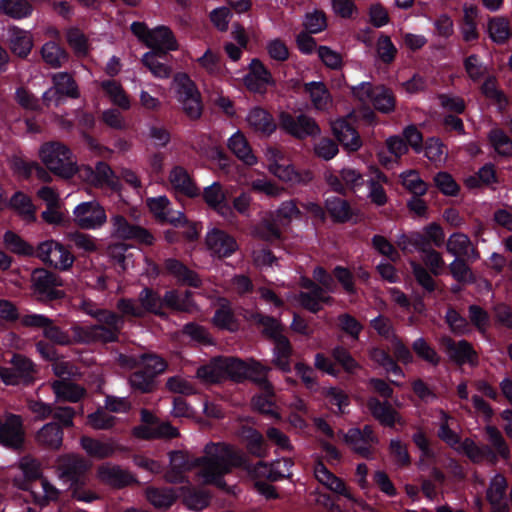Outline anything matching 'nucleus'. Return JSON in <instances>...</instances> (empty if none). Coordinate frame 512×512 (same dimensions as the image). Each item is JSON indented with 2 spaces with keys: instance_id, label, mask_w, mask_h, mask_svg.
Instances as JSON below:
<instances>
[{
  "instance_id": "30",
  "label": "nucleus",
  "mask_w": 512,
  "mask_h": 512,
  "mask_svg": "<svg viewBox=\"0 0 512 512\" xmlns=\"http://www.w3.org/2000/svg\"><path fill=\"white\" fill-rule=\"evenodd\" d=\"M145 497L154 508L167 510L176 502L178 495L173 488L150 486L145 489Z\"/></svg>"
},
{
  "instance_id": "62",
  "label": "nucleus",
  "mask_w": 512,
  "mask_h": 512,
  "mask_svg": "<svg viewBox=\"0 0 512 512\" xmlns=\"http://www.w3.org/2000/svg\"><path fill=\"white\" fill-rule=\"evenodd\" d=\"M412 349L415 354L423 361L429 363L432 366L439 365L441 361L440 355L424 338L415 340L412 344Z\"/></svg>"
},
{
  "instance_id": "2",
  "label": "nucleus",
  "mask_w": 512,
  "mask_h": 512,
  "mask_svg": "<svg viewBox=\"0 0 512 512\" xmlns=\"http://www.w3.org/2000/svg\"><path fill=\"white\" fill-rule=\"evenodd\" d=\"M445 241L443 228L436 222L426 225L421 232L413 231L401 234L396 241L403 252H412L413 249L423 254L422 261L434 276H439L445 265L442 254L432 246L441 247Z\"/></svg>"
},
{
  "instance_id": "64",
  "label": "nucleus",
  "mask_w": 512,
  "mask_h": 512,
  "mask_svg": "<svg viewBox=\"0 0 512 512\" xmlns=\"http://www.w3.org/2000/svg\"><path fill=\"white\" fill-rule=\"evenodd\" d=\"M489 140L495 150L503 156L512 155V140L501 129H493L489 133Z\"/></svg>"
},
{
  "instance_id": "46",
  "label": "nucleus",
  "mask_w": 512,
  "mask_h": 512,
  "mask_svg": "<svg viewBox=\"0 0 512 512\" xmlns=\"http://www.w3.org/2000/svg\"><path fill=\"white\" fill-rule=\"evenodd\" d=\"M32 5L27 0H1L0 13L13 19H22L31 15Z\"/></svg>"
},
{
  "instance_id": "57",
  "label": "nucleus",
  "mask_w": 512,
  "mask_h": 512,
  "mask_svg": "<svg viewBox=\"0 0 512 512\" xmlns=\"http://www.w3.org/2000/svg\"><path fill=\"white\" fill-rule=\"evenodd\" d=\"M410 266L416 282L424 289L425 292L433 293L437 289V283L430 270L416 261H410Z\"/></svg>"
},
{
  "instance_id": "60",
  "label": "nucleus",
  "mask_w": 512,
  "mask_h": 512,
  "mask_svg": "<svg viewBox=\"0 0 512 512\" xmlns=\"http://www.w3.org/2000/svg\"><path fill=\"white\" fill-rule=\"evenodd\" d=\"M375 93L372 103L376 110L382 113H390L394 111L395 97L390 89L384 86H376Z\"/></svg>"
},
{
  "instance_id": "1",
  "label": "nucleus",
  "mask_w": 512,
  "mask_h": 512,
  "mask_svg": "<svg viewBox=\"0 0 512 512\" xmlns=\"http://www.w3.org/2000/svg\"><path fill=\"white\" fill-rule=\"evenodd\" d=\"M198 462L200 469L197 475L203 484L215 485L228 492L224 476L245 464V453L227 442H209L204 446Z\"/></svg>"
},
{
  "instance_id": "55",
  "label": "nucleus",
  "mask_w": 512,
  "mask_h": 512,
  "mask_svg": "<svg viewBox=\"0 0 512 512\" xmlns=\"http://www.w3.org/2000/svg\"><path fill=\"white\" fill-rule=\"evenodd\" d=\"M507 486V480L501 474H496L491 479L486 492V498L493 507L501 505Z\"/></svg>"
},
{
  "instance_id": "37",
  "label": "nucleus",
  "mask_w": 512,
  "mask_h": 512,
  "mask_svg": "<svg viewBox=\"0 0 512 512\" xmlns=\"http://www.w3.org/2000/svg\"><path fill=\"white\" fill-rule=\"evenodd\" d=\"M203 198L211 209L221 215H226L230 211V207L226 202V195L219 182H214L209 187H206L203 191Z\"/></svg>"
},
{
  "instance_id": "24",
  "label": "nucleus",
  "mask_w": 512,
  "mask_h": 512,
  "mask_svg": "<svg viewBox=\"0 0 512 512\" xmlns=\"http://www.w3.org/2000/svg\"><path fill=\"white\" fill-rule=\"evenodd\" d=\"M163 307L176 312L192 313L196 305L192 299L191 291L172 289L165 292L163 296Z\"/></svg>"
},
{
  "instance_id": "20",
  "label": "nucleus",
  "mask_w": 512,
  "mask_h": 512,
  "mask_svg": "<svg viewBox=\"0 0 512 512\" xmlns=\"http://www.w3.org/2000/svg\"><path fill=\"white\" fill-rule=\"evenodd\" d=\"M332 130L346 150L355 152L362 146L359 133L346 119H338L333 122Z\"/></svg>"
},
{
  "instance_id": "12",
  "label": "nucleus",
  "mask_w": 512,
  "mask_h": 512,
  "mask_svg": "<svg viewBox=\"0 0 512 512\" xmlns=\"http://www.w3.org/2000/svg\"><path fill=\"white\" fill-rule=\"evenodd\" d=\"M170 467L166 471L165 481L172 484L184 482V473L199 467L198 457L190 455L186 451L176 450L169 452Z\"/></svg>"
},
{
  "instance_id": "18",
  "label": "nucleus",
  "mask_w": 512,
  "mask_h": 512,
  "mask_svg": "<svg viewBox=\"0 0 512 512\" xmlns=\"http://www.w3.org/2000/svg\"><path fill=\"white\" fill-rule=\"evenodd\" d=\"M366 406L373 418L383 426L393 427L395 423H404L400 414L387 400L380 401L376 397H369Z\"/></svg>"
},
{
  "instance_id": "7",
  "label": "nucleus",
  "mask_w": 512,
  "mask_h": 512,
  "mask_svg": "<svg viewBox=\"0 0 512 512\" xmlns=\"http://www.w3.org/2000/svg\"><path fill=\"white\" fill-rule=\"evenodd\" d=\"M90 463L77 454H64L57 459V473L60 479L71 485L87 484Z\"/></svg>"
},
{
  "instance_id": "31",
  "label": "nucleus",
  "mask_w": 512,
  "mask_h": 512,
  "mask_svg": "<svg viewBox=\"0 0 512 512\" xmlns=\"http://www.w3.org/2000/svg\"><path fill=\"white\" fill-rule=\"evenodd\" d=\"M52 82L56 93H58L56 106L61 103L64 96L72 99L80 97L78 85L71 74L67 72L56 73L52 77Z\"/></svg>"
},
{
  "instance_id": "32",
  "label": "nucleus",
  "mask_w": 512,
  "mask_h": 512,
  "mask_svg": "<svg viewBox=\"0 0 512 512\" xmlns=\"http://www.w3.org/2000/svg\"><path fill=\"white\" fill-rule=\"evenodd\" d=\"M314 474L316 479L331 491L343 495L348 499L351 498V494L349 493L343 480L330 472L323 464V462L318 461L316 463L314 467Z\"/></svg>"
},
{
  "instance_id": "42",
  "label": "nucleus",
  "mask_w": 512,
  "mask_h": 512,
  "mask_svg": "<svg viewBox=\"0 0 512 512\" xmlns=\"http://www.w3.org/2000/svg\"><path fill=\"white\" fill-rule=\"evenodd\" d=\"M484 430L488 442L487 445L496 452L497 458L501 457L504 460H508L510 458V448L501 431L493 425H487Z\"/></svg>"
},
{
  "instance_id": "6",
  "label": "nucleus",
  "mask_w": 512,
  "mask_h": 512,
  "mask_svg": "<svg viewBox=\"0 0 512 512\" xmlns=\"http://www.w3.org/2000/svg\"><path fill=\"white\" fill-rule=\"evenodd\" d=\"M34 256L45 265L61 271L69 270L75 261V257L70 250L53 239L39 243Z\"/></svg>"
},
{
  "instance_id": "40",
  "label": "nucleus",
  "mask_w": 512,
  "mask_h": 512,
  "mask_svg": "<svg viewBox=\"0 0 512 512\" xmlns=\"http://www.w3.org/2000/svg\"><path fill=\"white\" fill-rule=\"evenodd\" d=\"M304 89L310 95L311 102L315 109L324 111L331 104V96L323 82L306 83Z\"/></svg>"
},
{
  "instance_id": "3",
  "label": "nucleus",
  "mask_w": 512,
  "mask_h": 512,
  "mask_svg": "<svg viewBox=\"0 0 512 512\" xmlns=\"http://www.w3.org/2000/svg\"><path fill=\"white\" fill-rule=\"evenodd\" d=\"M41 162L54 175L70 179L78 172L77 160L71 149L62 142L43 143L38 152Z\"/></svg>"
},
{
  "instance_id": "13",
  "label": "nucleus",
  "mask_w": 512,
  "mask_h": 512,
  "mask_svg": "<svg viewBox=\"0 0 512 512\" xmlns=\"http://www.w3.org/2000/svg\"><path fill=\"white\" fill-rule=\"evenodd\" d=\"M74 221L81 229L101 227L107 220L104 208L96 201L85 202L74 210Z\"/></svg>"
},
{
  "instance_id": "27",
  "label": "nucleus",
  "mask_w": 512,
  "mask_h": 512,
  "mask_svg": "<svg viewBox=\"0 0 512 512\" xmlns=\"http://www.w3.org/2000/svg\"><path fill=\"white\" fill-rule=\"evenodd\" d=\"M36 442L50 450H58L63 443V429L56 422L43 425L35 435Z\"/></svg>"
},
{
  "instance_id": "11",
  "label": "nucleus",
  "mask_w": 512,
  "mask_h": 512,
  "mask_svg": "<svg viewBox=\"0 0 512 512\" xmlns=\"http://www.w3.org/2000/svg\"><path fill=\"white\" fill-rule=\"evenodd\" d=\"M284 463L287 466L286 471L278 470L280 460L271 464L263 461H259L256 464H251L245 455V464L240 468L245 470L251 478L257 481H261L260 479H267L271 482H275L291 474L290 469L293 465L292 461L290 459H284Z\"/></svg>"
},
{
  "instance_id": "44",
  "label": "nucleus",
  "mask_w": 512,
  "mask_h": 512,
  "mask_svg": "<svg viewBox=\"0 0 512 512\" xmlns=\"http://www.w3.org/2000/svg\"><path fill=\"white\" fill-rule=\"evenodd\" d=\"M5 247L12 253L31 257L35 255L36 249L13 231H6L3 236Z\"/></svg>"
},
{
  "instance_id": "25",
  "label": "nucleus",
  "mask_w": 512,
  "mask_h": 512,
  "mask_svg": "<svg viewBox=\"0 0 512 512\" xmlns=\"http://www.w3.org/2000/svg\"><path fill=\"white\" fill-rule=\"evenodd\" d=\"M249 127L256 133L264 136L271 135L276 130L273 116L261 107H254L247 116Z\"/></svg>"
},
{
  "instance_id": "22",
  "label": "nucleus",
  "mask_w": 512,
  "mask_h": 512,
  "mask_svg": "<svg viewBox=\"0 0 512 512\" xmlns=\"http://www.w3.org/2000/svg\"><path fill=\"white\" fill-rule=\"evenodd\" d=\"M146 45L152 49L151 52L164 54L178 49V43L172 31L165 26H160L151 30L148 35Z\"/></svg>"
},
{
  "instance_id": "28",
  "label": "nucleus",
  "mask_w": 512,
  "mask_h": 512,
  "mask_svg": "<svg viewBox=\"0 0 512 512\" xmlns=\"http://www.w3.org/2000/svg\"><path fill=\"white\" fill-rule=\"evenodd\" d=\"M51 387L56 398L62 401L76 403L86 395V389L83 386L69 379L55 380Z\"/></svg>"
},
{
  "instance_id": "8",
  "label": "nucleus",
  "mask_w": 512,
  "mask_h": 512,
  "mask_svg": "<svg viewBox=\"0 0 512 512\" xmlns=\"http://www.w3.org/2000/svg\"><path fill=\"white\" fill-rule=\"evenodd\" d=\"M279 126L287 134L299 140L317 137L321 134V129L315 119L306 114L293 116L288 112H281Z\"/></svg>"
},
{
  "instance_id": "26",
  "label": "nucleus",
  "mask_w": 512,
  "mask_h": 512,
  "mask_svg": "<svg viewBox=\"0 0 512 512\" xmlns=\"http://www.w3.org/2000/svg\"><path fill=\"white\" fill-rule=\"evenodd\" d=\"M461 451L475 464L486 461L491 465L497 463L496 452L488 445H477L472 439L466 438L461 443Z\"/></svg>"
},
{
  "instance_id": "39",
  "label": "nucleus",
  "mask_w": 512,
  "mask_h": 512,
  "mask_svg": "<svg viewBox=\"0 0 512 512\" xmlns=\"http://www.w3.org/2000/svg\"><path fill=\"white\" fill-rule=\"evenodd\" d=\"M274 342V359L273 363L283 372H289L291 370L290 357L293 352L292 345L289 339L284 335Z\"/></svg>"
},
{
  "instance_id": "14",
  "label": "nucleus",
  "mask_w": 512,
  "mask_h": 512,
  "mask_svg": "<svg viewBox=\"0 0 512 512\" xmlns=\"http://www.w3.org/2000/svg\"><path fill=\"white\" fill-rule=\"evenodd\" d=\"M440 344L447 353L449 359L458 365L469 363L472 366L478 364V356L472 345L466 341L461 340L455 342L451 337L444 336L440 340Z\"/></svg>"
},
{
  "instance_id": "5",
  "label": "nucleus",
  "mask_w": 512,
  "mask_h": 512,
  "mask_svg": "<svg viewBox=\"0 0 512 512\" xmlns=\"http://www.w3.org/2000/svg\"><path fill=\"white\" fill-rule=\"evenodd\" d=\"M32 288L40 302H50L65 297L63 290L57 289L64 285L63 279L53 271L36 268L31 275Z\"/></svg>"
},
{
  "instance_id": "47",
  "label": "nucleus",
  "mask_w": 512,
  "mask_h": 512,
  "mask_svg": "<svg viewBox=\"0 0 512 512\" xmlns=\"http://www.w3.org/2000/svg\"><path fill=\"white\" fill-rule=\"evenodd\" d=\"M490 38L497 44H504L512 35L510 21L505 17H494L489 20Z\"/></svg>"
},
{
  "instance_id": "36",
  "label": "nucleus",
  "mask_w": 512,
  "mask_h": 512,
  "mask_svg": "<svg viewBox=\"0 0 512 512\" xmlns=\"http://www.w3.org/2000/svg\"><path fill=\"white\" fill-rule=\"evenodd\" d=\"M169 180L177 191L188 197L192 198L200 194L199 188L193 183L187 171L180 166L170 172Z\"/></svg>"
},
{
  "instance_id": "45",
  "label": "nucleus",
  "mask_w": 512,
  "mask_h": 512,
  "mask_svg": "<svg viewBox=\"0 0 512 512\" xmlns=\"http://www.w3.org/2000/svg\"><path fill=\"white\" fill-rule=\"evenodd\" d=\"M41 55L44 62L52 68H59L68 60L67 52L54 41L42 46Z\"/></svg>"
},
{
  "instance_id": "9",
  "label": "nucleus",
  "mask_w": 512,
  "mask_h": 512,
  "mask_svg": "<svg viewBox=\"0 0 512 512\" xmlns=\"http://www.w3.org/2000/svg\"><path fill=\"white\" fill-rule=\"evenodd\" d=\"M25 427L20 415L6 413L0 420V444L11 450H22L25 443Z\"/></svg>"
},
{
  "instance_id": "63",
  "label": "nucleus",
  "mask_w": 512,
  "mask_h": 512,
  "mask_svg": "<svg viewBox=\"0 0 512 512\" xmlns=\"http://www.w3.org/2000/svg\"><path fill=\"white\" fill-rule=\"evenodd\" d=\"M369 357L371 360L376 362L378 365L385 368L386 371H391L395 375L400 377L404 376V373L401 367L397 364V362L383 349L380 348H372L369 351Z\"/></svg>"
},
{
  "instance_id": "56",
  "label": "nucleus",
  "mask_w": 512,
  "mask_h": 512,
  "mask_svg": "<svg viewBox=\"0 0 512 512\" xmlns=\"http://www.w3.org/2000/svg\"><path fill=\"white\" fill-rule=\"evenodd\" d=\"M140 363L143 365L142 371L156 378L162 374L168 367L167 362L160 356L152 353H144L139 356Z\"/></svg>"
},
{
  "instance_id": "38",
  "label": "nucleus",
  "mask_w": 512,
  "mask_h": 512,
  "mask_svg": "<svg viewBox=\"0 0 512 512\" xmlns=\"http://www.w3.org/2000/svg\"><path fill=\"white\" fill-rule=\"evenodd\" d=\"M167 54L158 52H147L141 61L143 65L157 78L167 79L172 74V67L163 62Z\"/></svg>"
},
{
  "instance_id": "52",
  "label": "nucleus",
  "mask_w": 512,
  "mask_h": 512,
  "mask_svg": "<svg viewBox=\"0 0 512 512\" xmlns=\"http://www.w3.org/2000/svg\"><path fill=\"white\" fill-rule=\"evenodd\" d=\"M129 384L134 391L142 394L152 393L157 389V380L146 374L141 369L134 371L128 378Z\"/></svg>"
},
{
  "instance_id": "34",
  "label": "nucleus",
  "mask_w": 512,
  "mask_h": 512,
  "mask_svg": "<svg viewBox=\"0 0 512 512\" xmlns=\"http://www.w3.org/2000/svg\"><path fill=\"white\" fill-rule=\"evenodd\" d=\"M138 301L140 303L141 309L143 310L144 315L146 316L148 313L166 317L167 314L162 310L163 309V297L152 288L145 287L138 295Z\"/></svg>"
},
{
  "instance_id": "15",
  "label": "nucleus",
  "mask_w": 512,
  "mask_h": 512,
  "mask_svg": "<svg viewBox=\"0 0 512 512\" xmlns=\"http://www.w3.org/2000/svg\"><path fill=\"white\" fill-rule=\"evenodd\" d=\"M97 477L102 483L116 489L139 484L128 470L110 463L102 464L97 468Z\"/></svg>"
},
{
  "instance_id": "19",
  "label": "nucleus",
  "mask_w": 512,
  "mask_h": 512,
  "mask_svg": "<svg viewBox=\"0 0 512 512\" xmlns=\"http://www.w3.org/2000/svg\"><path fill=\"white\" fill-rule=\"evenodd\" d=\"M83 171L85 176L91 178V182L96 187L107 186L113 191H120L122 188L119 177L105 162H98L95 170L91 167H84Z\"/></svg>"
},
{
  "instance_id": "53",
  "label": "nucleus",
  "mask_w": 512,
  "mask_h": 512,
  "mask_svg": "<svg viewBox=\"0 0 512 512\" xmlns=\"http://www.w3.org/2000/svg\"><path fill=\"white\" fill-rule=\"evenodd\" d=\"M224 378L240 382L248 376V366L240 359L233 357H222Z\"/></svg>"
},
{
  "instance_id": "58",
  "label": "nucleus",
  "mask_w": 512,
  "mask_h": 512,
  "mask_svg": "<svg viewBox=\"0 0 512 512\" xmlns=\"http://www.w3.org/2000/svg\"><path fill=\"white\" fill-rule=\"evenodd\" d=\"M245 437L247 440L246 448L250 454L259 458L267 456V445L263 435L259 431L253 428H248L245 430Z\"/></svg>"
},
{
  "instance_id": "29",
  "label": "nucleus",
  "mask_w": 512,
  "mask_h": 512,
  "mask_svg": "<svg viewBox=\"0 0 512 512\" xmlns=\"http://www.w3.org/2000/svg\"><path fill=\"white\" fill-rule=\"evenodd\" d=\"M164 266L167 272L175 277L179 283L195 288L201 286L202 281L199 275L193 270H190L179 260L169 258L165 261Z\"/></svg>"
},
{
  "instance_id": "50",
  "label": "nucleus",
  "mask_w": 512,
  "mask_h": 512,
  "mask_svg": "<svg viewBox=\"0 0 512 512\" xmlns=\"http://www.w3.org/2000/svg\"><path fill=\"white\" fill-rule=\"evenodd\" d=\"M196 375L199 379L209 383H218L224 380L222 357L214 358L209 364L199 367Z\"/></svg>"
},
{
  "instance_id": "17",
  "label": "nucleus",
  "mask_w": 512,
  "mask_h": 512,
  "mask_svg": "<svg viewBox=\"0 0 512 512\" xmlns=\"http://www.w3.org/2000/svg\"><path fill=\"white\" fill-rule=\"evenodd\" d=\"M7 45L13 55L25 59L32 51L34 38L31 32L12 26L8 28Z\"/></svg>"
},
{
  "instance_id": "54",
  "label": "nucleus",
  "mask_w": 512,
  "mask_h": 512,
  "mask_svg": "<svg viewBox=\"0 0 512 512\" xmlns=\"http://www.w3.org/2000/svg\"><path fill=\"white\" fill-rule=\"evenodd\" d=\"M253 319L263 327L262 333L266 338L274 341L284 336V327L276 318L257 313L253 315Z\"/></svg>"
},
{
  "instance_id": "48",
  "label": "nucleus",
  "mask_w": 512,
  "mask_h": 512,
  "mask_svg": "<svg viewBox=\"0 0 512 512\" xmlns=\"http://www.w3.org/2000/svg\"><path fill=\"white\" fill-rule=\"evenodd\" d=\"M173 82L176 85V96L179 103H182L191 97L201 94L196 84L186 73L175 74Z\"/></svg>"
},
{
  "instance_id": "16",
  "label": "nucleus",
  "mask_w": 512,
  "mask_h": 512,
  "mask_svg": "<svg viewBox=\"0 0 512 512\" xmlns=\"http://www.w3.org/2000/svg\"><path fill=\"white\" fill-rule=\"evenodd\" d=\"M208 250L219 258L228 257L238 249L235 238L223 230L212 229L205 238Z\"/></svg>"
},
{
  "instance_id": "35",
  "label": "nucleus",
  "mask_w": 512,
  "mask_h": 512,
  "mask_svg": "<svg viewBox=\"0 0 512 512\" xmlns=\"http://www.w3.org/2000/svg\"><path fill=\"white\" fill-rule=\"evenodd\" d=\"M282 230L269 213L253 227L252 235L263 241L273 242L282 238Z\"/></svg>"
},
{
  "instance_id": "43",
  "label": "nucleus",
  "mask_w": 512,
  "mask_h": 512,
  "mask_svg": "<svg viewBox=\"0 0 512 512\" xmlns=\"http://www.w3.org/2000/svg\"><path fill=\"white\" fill-rule=\"evenodd\" d=\"M228 146L230 150L245 164L254 165L256 163L257 159L252 153V150L242 133H235L229 139Z\"/></svg>"
},
{
  "instance_id": "61",
  "label": "nucleus",
  "mask_w": 512,
  "mask_h": 512,
  "mask_svg": "<svg viewBox=\"0 0 512 512\" xmlns=\"http://www.w3.org/2000/svg\"><path fill=\"white\" fill-rule=\"evenodd\" d=\"M397 48L388 35L381 34L376 41V54L384 64H391L397 55Z\"/></svg>"
},
{
  "instance_id": "51",
  "label": "nucleus",
  "mask_w": 512,
  "mask_h": 512,
  "mask_svg": "<svg viewBox=\"0 0 512 512\" xmlns=\"http://www.w3.org/2000/svg\"><path fill=\"white\" fill-rule=\"evenodd\" d=\"M325 207L335 222L344 223L352 216L349 203L342 198L332 197L327 199Z\"/></svg>"
},
{
  "instance_id": "4",
  "label": "nucleus",
  "mask_w": 512,
  "mask_h": 512,
  "mask_svg": "<svg viewBox=\"0 0 512 512\" xmlns=\"http://www.w3.org/2000/svg\"><path fill=\"white\" fill-rule=\"evenodd\" d=\"M88 315L97 320V324L92 325L93 343L102 344L118 342L121 331L124 326L122 316L111 310H87Z\"/></svg>"
},
{
  "instance_id": "49",
  "label": "nucleus",
  "mask_w": 512,
  "mask_h": 512,
  "mask_svg": "<svg viewBox=\"0 0 512 512\" xmlns=\"http://www.w3.org/2000/svg\"><path fill=\"white\" fill-rule=\"evenodd\" d=\"M81 445L90 456L99 459L111 457L116 451L112 443L101 442L90 437H82Z\"/></svg>"
},
{
  "instance_id": "33",
  "label": "nucleus",
  "mask_w": 512,
  "mask_h": 512,
  "mask_svg": "<svg viewBox=\"0 0 512 512\" xmlns=\"http://www.w3.org/2000/svg\"><path fill=\"white\" fill-rule=\"evenodd\" d=\"M4 206L13 209L26 222L32 223L36 221V207L32 203L31 198L21 191L14 193L9 202L4 204Z\"/></svg>"
},
{
  "instance_id": "41",
  "label": "nucleus",
  "mask_w": 512,
  "mask_h": 512,
  "mask_svg": "<svg viewBox=\"0 0 512 512\" xmlns=\"http://www.w3.org/2000/svg\"><path fill=\"white\" fill-rule=\"evenodd\" d=\"M270 215L283 230H286L290 227L293 219L301 217L302 212L297 207L295 200H289L283 202L279 208L275 212H271Z\"/></svg>"
},
{
  "instance_id": "21",
  "label": "nucleus",
  "mask_w": 512,
  "mask_h": 512,
  "mask_svg": "<svg viewBox=\"0 0 512 512\" xmlns=\"http://www.w3.org/2000/svg\"><path fill=\"white\" fill-rule=\"evenodd\" d=\"M446 250L456 258H466L468 260H477L480 257L479 252L474 247L470 238L463 233H453L446 244Z\"/></svg>"
},
{
  "instance_id": "59",
  "label": "nucleus",
  "mask_w": 512,
  "mask_h": 512,
  "mask_svg": "<svg viewBox=\"0 0 512 512\" xmlns=\"http://www.w3.org/2000/svg\"><path fill=\"white\" fill-rule=\"evenodd\" d=\"M101 87L115 105L122 109H129L130 102L128 96L120 83L114 80H107L101 83Z\"/></svg>"
},
{
  "instance_id": "10",
  "label": "nucleus",
  "mask_w": 512,
  "mask_h": 512,
  "mask_svg": "<svg viewBox=\"0 0 512 512\" xmlns=\"http://www.w3.org/2000/svg\"><path fill=\"white\" fill-rule=\"evenodd\" d=\"M112 236L121 240H134L139 244L151 246L155 242V237L146 228L134 225L122 215H114L111 217Z\"/></svg>"
},
{
  "instance_id": "23",
  "label": "nucleus",
  "mask_w": 512,
  "mask_h": 512,
  "mask_svg": "<svg viewBox=\"0 0 512 512\" xmlns=\"http://www.w3.org/2000/svg\"><path fill=\"white\" fill-rule=\"evenodd\" d=\"M250 72L244 77L245 86L253 92H263L272 82V75L259 59H253L249 65Z\"/></svg>"
}]
</instances>
